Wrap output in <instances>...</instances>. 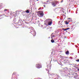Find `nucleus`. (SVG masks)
Listing matches in <instances>:
<instances>
[{"instance_id": "obj_41", "label": "nucleus", "mask_w": 79, "mask_h": 79, "mask_svg": "<svg viewBox=\"0 0 79 79\" xmlns=\"http://www.w3.org/2000/svg\"><path fill=\"white\" fill-rule=\"evenodd\" d=\"M17 79V78H15V79Z\"/></svg>"}, {"instance_id": "obj_22", "label": "nucleus", "mask_w": 79, "mask_h": 79, "mask_svg": "<svg viewBox=\"0 0 79 79\" xmlns=\"http://www.w3.org/2000/svg\"><path fill=\"white\" fill-rule=\"evenodd\" d=\"M64 61L66 62V59H65V60H64Z\"/></svg>"}, {"instance_id": "obj_4", "label": "nucleus", "mask_w": 79, "mask_h": 79, "mask_svg": "<svg viewBox=\"0 0 79 79\" xmlns=\"http://www.w3.org/2000/svg\"><path fill=\"white\" fill-rule=\"evenodd\" d=\"M39 14L41 16H44V12L43 11H39Z\"/></svg>"}, {"instance_id": "obj_21", "label": "nucleus", "mask_w": 79, "mask_h": 79, "mask_svg": "<svg viewBox=\"0 0 79 79\" xmlns=\"http://www.w3.org/2000/svg\"><path fill=\"white\" fill-rule=\"evenodd\" d=\"M43 4H47V3L45 2H44L43 3Z\"/></svg>"}, {"instance_id": "obj_1", "label": "nucleus", "mask_w": 79, "mask_h": 79, "mask_svg": "<svg viewBox=\"0 0 79 79\" xmlns=\"http://www.w3.org/2000/svg\"><path fill=\"white\" fill-rule=\"evenodd\" d=\"M30 33H31L33 36H35L36 35V32L34 30V29L33 28L30 29Z\"/></svg>"}, {"instance_id": "obj_17", "label": "nucleus", "mask_w": 79, "mask_h": 79, "mask_svg": "<svg viewBox=\"0 0 79 79\" xmlns=\"http://www.w3.org/2000/svg\"><path fill=\"white\" fill-rule=\"evenodd\" d=\"M62 30H63V31H67L66 29H64V28H63L62 29Z\"/></svg>"}, {"instance_id": "obj_15", "label": "nucleus", "mask_w": 79, "mask_h": 79, "mask_svg": "<svg viewBox=\"0 0 79 79\" xmlns=\"http://www.w3.org/2000/svg\"><path fill=\"white\" fill-rule=\"evenodd\" d=\"M26 13H29V11L28 10H27L26 11Z\"/></svg>"}, {"instance_id": "obj_6", "label": "nucleus", "mask_w": 79, "mask_h": 79, "mask_svg": "<svg viewBox=\"0 0 79 79\" xmlns=\"http://www.w3.org/2000/svg\"><path fill=\"white\" fill-rule=\"evenodd\" d=\"M37 68H42V65L40 64H36Z\"/></svg>"}, {"instance_id": "obj_44", "label": "nucleus", "mask_w": 79, "mask_h": 79, "mask_svg": "<svg viewBox=\"0 0 79 79\" xmlns=\"http://www.w3.org/2000/svg\"><path fill=\"white\" fill-rule=\"evenodd\" d=\"M53 33H52V34H53Z\"/></svg>"}, {"instance_id": "obj_3", "label": "nucleus", "mask_w": 79, "mask_h": 79, "mask_svg": "<svg viewBox=\"0 0 79 79\" xmlns=\"http://www.w3.org/2000/svg\"><path fill=\"white\" fill-rule=\"evenodd\" d=\"M24 22H23V21L21 20V19H19V23H19L20 24V26H22V25H23V23Z\"/></svg>"}, {"instance_id": "obj_39", "label": "nucleus", "mask_w": 79, "mask_h": 79, "mask_svg": "<svg viewBox=\"0 0 79 79\" xmlns=\"http://www.w3.org/2000/svg\"><path fill=\"white\" fill-rule=\"evenodd\" d=\"M53 37H55V36H54H54H53Z\"/></svg>"}, {"instance_id": "obj_43", "label": "nucleus", "mask_w": 79, "mask_h": 79, "mask_svg": "<svg viewBox=\"0 0 79 79\" xmlns=\"http://www.w3.org/2000/svg\"><path fill=\"white\" fill-rule=\"evenodd\" d=\"M39 0H37V1H38Z\"/></svg>"}, {"instance_id": "obj_9", "label": "nucleus", "mask_w": 79, "mask_h": 79, "mask_svg": "<svg viewBox=\"0 0 79 79\" xmlns=\"http://www.w3.org/2000/svg\"><path fill=\"white\" fill-rule=\"evenodd\" d=\"M69 21L68 22V21H65V24H69Z\"/></svg>"}, {"instance_id": "obj_38", "label": "nucleus", "mask_w": 79, "mask_h": 79, "mask_svg": "<svg viewBox=\"0 0 79 79\" xmlns=\"http://www.w3.org/2000/svg\"><path fill=\"white\" fill-rule=\"evenodd\" d=\"M76 14H77V12H76Z\"/></svg>"}, {"instance_id": "obj_36", "label": "nucleus", "mask_w": 79, "mask_h": 79, "mask_svg": "<svg viewBox=\"0 0 79 79\" xmlns=\"http://www.w3.org/2000/svg\"><path fill=\"white\" fill-rule=\"evenodd\" d=\"M25 23H27V22H25Z\"/></svg>"}, {"instance_id": "obj_24", "label": "nucleus", "mask_w": 79, "mask_h": 79, "mask_svg": "<svg viewBox=\"0 0 79 79\" xmlns=\"http://www.w3.org/2000/svg\"><path fill=\"white\" fill-rule=\"evenodd\" d=\"M46 69L47 71H48V72H49V70H48L47 69Z\"/></svg>"}, {"instance_id": "obj_31", "label": "nucleus", "mask_w": 79, "mask_h": 79, "mask_svg": "<svg viewBox=\"0 0 79 79\" xmlns=\"http://www.w3.org/2000/svg\"><path fill=\"white\" fill-rule=\"evenodd\" d=\"M77 70H78V71H79V69H77Z\"/></svg>"}, {"instance_id": "obj_35", "label": "nucleus", "mask_w": 79, "mask_h": 79, "mask_svg": "<svg viewBox=\"0 0 79 79\" xmlns=\"http://www.w3.org/2000/svg\"><path fill=\"white\" fill-rule=\"evenodd\" d=\"M48 2V1H47V2Z\"/></svg>"}, {"instance_id": "obj_14", "label": "nucleus", "mask_w": 79, "mask_h": 79, "mask_svg": "<svg viewBox=\"0 0 79 79\" xmlns=\"http://www.w3.org/2000/svg\"><path fill=\"white\" fill-rule=\"evenodd\" d=\"M39 26H40V27H43V26H42V25H40V24H39Z\"/></svg>"}, {"instance_id": "obj_32", "label": "nucleus", "mask_w": 79, "mask_h": 79, "mask_svg": "<svg viewBox=\"0 0 79 79\" xmlns=\"http://www.w3.org/2000/svg\"><path fill=\"white\" fill-rule=\"evenodd\" d=\"M73 64H70V65H72Z\"/></svg>"}, {"instance_id": "obj_29", "label": "nucleus", "mask_w": 79, "mask_h": 79, "mask_svg": "<svg viewBox=\"0 0 79 79\" xmlns=\"http://www.w3.org/2000/svg\"><path fill=\"white\" fill-rule=\"evenodd\" d=\"M40 9H41V7L38 10H40Z\"/></svg>"}, {"instance_id": "obj_18", "label": "nucleus", "mask_w": 79, "mask_h": 79, "mask_svg": "<svg viewBox=\"0 0 79 79\" xmlns=\"http://www.w3.org/2000/svg\"><path fill=\"white\" fill-rule=\"evenodd\" d=\"M76 61L77 62H79V59H77V60H76Z\"/></svg>"}, {"instance_id": "obj_33", "label": "nucleus", "mask_w": 79, "mask_h": 79, "mask_svg": "<svg viewBox=\"0 0 79 79\" xmlns=\"http://www.w3.org/2000/svg\"><path fill=\"white\" fill-rule=\"evenodd\" d=\"M66 58H68V57H66Z\"/></svg>"}, {"instance_id": "obj_42", "label": "nucleus", "mask_w": 79, "mask_h": 79, "mask_svg": "<svg viewBox=\"0 0 79 79\" xmlns=\"http://www.w3.org/2000/svg\"><path fill=\"white\" fill-rule=\"evenodd\" d=\"M66 32H67V31H66Z\"/></svg>"}, {"instance_id": "obj_34", "label": "nucleus", "mask_w": 79, "mask_h": 79, "mask_svg": "<svg viewBox=\"0 0 79 79\" xmlns=\"http://www.w3.org/2000/svg\"><path fill=\"white\" fill-rule=\"evenodd\" d=\"M69 19H71V18H69Z\"/></svg>"}, {"instance_id": "obj_7", "label": "nucleus", "mask_w": 79, "mask_h": 79, "mask_svg": "<svg viewBox=\"0 0 79 79\" xmlns=\"http://www.w3.org/2000/svg\"><path fill=\"white\" fill-rule=\"evenodd\" d=\"M49 76H50V77H52V76H53L55 74H54V73H49Z\"/></svg>"}, {"instance_id": "obj_16", "label": "nucleus", "mask_w": 79, "mask_h": 79, "mask_svg": "<svg viewBox=\"0 0 79 79\" xmlns=\"http://www.w3.org/2000/svg\"><path fill=\"white\" fill-rule=\"evenodd\" d=\"M69 61V60H66V62H65V63H68V61Z\"/></svg>"}, {"instance_id": "obj_2", "label": "nucleus", "mask_w": 79, "mask_h": 79, "mask_svg": "<svg viewBox=\"0 0 79 79\" xmlns=\"http://www.w3.org/2000/svg\"><path fill=\"white\" fill-rule=\"evenodd\" d=\"M46 22L48 23V25L49 26H51V25L52 24V23L53 21H52V20L50 19H46Z\"/></svg>"}, {"instance_id": "obj_28", "label": "nucleus", "mask_w": 79, "mask_h": 79, "mask_svg": "<svg viewBox=\"0 0 79 79\" xmlns=\"http://www.w3.org/2000/svg\"><path fill=\"white\" fill-rule=\"evenodd\" d=\"M43 6H44V7L45 8V5H44Z\"/></svg>"}, {"instance_id": "obj_25", "label": "nucleus", "mask_w": 79, "mask_h": 79, "mask_svg": "<svg viewBox=\"0 0 79 79\" xmlns=\"http://www.w3.org/2000/svg\"><path fill=\"white\" fill-rule=\"evenodd\" d=\"M70 59H71V60H72V59H73V57H70Z\"/></svg>"}, {"instance_id": "obj_40", "label": "nucleus", "mask_w": 79, "mask_h": 79, "mask_svg": "<svg viewBox=\"0 0 79 79\" xmlns=\"http://www.w3.org/2000/svg\"><path fill=\"white\" fill-rule=\"evenodd\" d=\"M78 53H79V52H78Z\"/></svg>"}, {"instance_id": "obj_37", "label": "nucleus", "mask_w": 79, "mask_h": 79, "mask_svg": "<svg viewBox=\"0 0 79 79\" xmlns=\"http://www.w3.org/2000/svg\"><path fill=\"white\" fill-rule=\"evenodd\" d=\"M74 66H76V64H75Z\"/></svg>"}, {"instance_id": "obj_11", "label": "nucleus", "mask_w": 79, "mask_h": 79, "mask_svg": "<svg viewBox=\"0 0 79 79\" xmlns=\"http://www.w3.org/2000/svg\"><path fill=\"white\" fill-rule=\"evenodd\" d=\"M51 42L52 43H54V42H55V41L53 40H51Z\"/></svg>"}, {"instance_id": "obj_8", "label": "nucleus", "mask_w": 79, "mask_h": 79, "mask_svg": "<svg viewBox=\"0 0 79 79\" xmlns=\"http://www.w3.org/2000/svg\"><path fill=\"white\" fill-rule=\"evenodd\" d=\"M52 5L53 6H56V2H53L52 3Z\"/></svg>"}, {"instance_id": "obj_12", "label": "nucleus", "mask_w": 79, "mask_h": 79, "mask_svg": "<svg viewBox=\"0 0 79 79\" xmlns=\"http://www.w3.org/2000/svg\"><path fill=\"white\" fill-rule=\"evenodd\" d=\"M56 75L57 76V79H60V77L59 76V75H58L57 74H56Z\"/></svg>"}, {"instance_id": "obj_23", "label": "nucleus", "mask_w": 79, "mask_h": 79, "mask_svg": "<svg viewBox=\"0 0 79 79\" xmlns=\"http://www.w3.org/2000/svg\"><path fill=\"white\" fill-rule=\"evenodd\" d=\"M23 21H26V20L23 19Z\"/></svg>"}, {"instance_id": "obj_30", "label": "nucleus", "mask_w": 79, "mask_h": 79, "mask_svg": "<svg viewBox=\"0 0 79 79\" xmlns=\"http://www.w3.org/2000/svg\"><path fill=\"white\" fill-rule=\"evenodd\" d=\"M63 2V1L62 0V1H61V2L62 3V2Z\"/></svg>"}, {"instance_id": "obj_26", "label": "nucleus", "mask_w": 79, "mask_h": 79, "mask_svg": "<svg viewBox=\"0 0 79 79\" xmlns=\"http://www.w3.org/2000/svg\"><path fill=\"white\" fill-rule=\"evenodd\" d=\"M2 8V7L0 6V10H1Z\"/></svg>"}, {"instance_id": "obj_20", "label": "nucleus", "mask_w": 79, "mask_h": 79, "mask_svg": "<svg viewBox=\"0 0 79 79\" xmlns=\"http://www.w3.org/2000/svg\"><path fill=\"white\" fill-rule=\"evenodd\" d=\"M70 29V28H67L66 29L67 30H68V29Z\"/></svg>"}, {"instance_id": "obj_10", "label": "nucleus", "mask_w": 79, "mask_h": 79, "mask_svg": "<svg viewBox=\"0 0 79 79\" xmlns=\"http://www.w3.org/2000/svg\"><path fill=\"white\" fill-rule=\"evenodd\" d=\"M65 53L66 55H68L69 53V51H67L66 52H65Z\"/></svg>"}, {"instance_id": "obj_27", "label": "nucleus", "mask_w": 79, "mask_h": 79, "mask_svg": "<svg viewBox=\"0 0 79 79\" xmlns=\"http://www.w3.org/2000/svg\"><path fill=\"white\" fill-rule=\"evenodd\" d=\"M7 11V10H6V9L4 10V11Z\"/></svg>"}, {"instance_id": "obj_13", "label": "nucleus", "mask_w": 79, "mask_h": 79, "mask_svg": "<svg viewBox=\"0 0 79 79\" xmlns=\"http://www.w3.org/2000/svg\"><path fill=\"white\" fill-rule=\"evenodd\" d=\"M13 21L14 22H16V19H13Z\"/></svg>"}, {"instance_id": "obj_19", "label": "nucleus", "mask_w": 79, "mask_h": 79, "mask_svg": "<svg viewBox=\"0 0 79 79\" xmlns=\"http://www.w3.org/2000/svg\"><path fill=\"white\" fill-rule=\"evenodd\" d=\"M14 74H16V72H15L13 73V75H12V76H13V75Z\"/></svg>"}, {"instance_id": "obj_5", "label": "nucleus", "mask_w": 79, "mask_h": 79, "mask_svg": "<svg viewBox=\"0 0 79 79\" xmlns=\"http://www.w3.org/2000/svg\"><path fill=\"white\" fill-rule=\"evenodd\" d=\"M74 78L75 79H79L78 77H77V73H75L74 74Z\"/></svg>"}]
</instances>
